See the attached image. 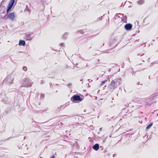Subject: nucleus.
Here are the masks:
<instances>
[{
    "instance_id": "39448f33",
    "label": "nucleus",
    "mask_w": 158,
    "mask_h": 158,
    "mask_svg": "<svg viewBox=\"0 0 158 158\" xmlns=\"http://www.w3.org/2000/svg\"><path fill=\"white\" fill-rule=\"evenodd\" d=\"M153 102V98H149L147 99L146 101V105L147 106H150L152 104Z\"/></svg>"
},
{
    "instance_id": "f257e3e1",
    "label": "nucleus",
    "mask_w": 158,
    "mask_h": 158,
    "mask_svg": "<svg viewBox=\"0 0 158 158\" xmlns=\"http://www.w3.org/2000/svg\"><path fill=\"white\" fill-rule=\"evenodd\" d=\"M80 95L76 94L72 96L70 98L71 101L74 102H81L84 99V97L82 95Z\"/></svg>"
},
{
    "instance_id": "6e6552de",
    "label": "nucleus",
    "mask_w": 158,
    "mask_h": 158,
    "mask_svg": "<svg viewBox=\"0 0 158 158\" xmlns=\"http://www.w3.org/2000/svg\"><path fill=\"white\" fill-rule=\"evenodd\" d=\"M25 44V42L24 40H20L19 43V45H24Z\"/></svg>"
},
{
    "instance_id": "0eeeda50",
    "label": "nucleus",
    "mask_w": 158,
    "mask_h": 158,
    "mask_svg": "<svg viewBox=\"0 0 158 158\" xmlns=\"http://www.w3.org/2000/svg\"><path fill=\"white\" fill-rule=\"evenodd\" d=\"M93 148L95 151H98L99 148V145L98 144H95L93 146Z\"/></svg>"
},
{
    "instance_id": "4468645a",
    "label": "nucleus",
    "mask_w": 158,
    "mask_h": 158,
    "mask_svg": "<svg viewBox=\"0 0 158 158\" xmlns=\"http://www.w3.org/2000/svg\"><path fill=\"white\" fill-rule=\"evenodd\" d=\"M40 158H42V157H40Z\"/></svg>"
},
{
    "instance_id": "9b49d317",
    "label": "nucleus",
    "mask_w": 158,
    "mask_h": 158,
    "mask_svg": "<svg viewBox=\"0 0 158 158\" xmlns=\"http://www.w3.org/2000/svg\"><path fill=\"white\" fill-rule=\"evenodd\" d=\"M107 80H105V81H102L101 84V86H102L104 84L107 82Z\"/></svg>"
},
{
    "instance_id": "f03ea898",
    "label": "nucleus",
    "mask_w": 158,
    "mask_h": 158,
    "mask_svg": "<svg viewBox=\"0 0 158 158\" xmlns=\"http://www.w3.org/2000/svg\"><path fill=\"white\" fill-rule=\"evenodd\" d=\"M120 84V80L118 78H116L113 80L111 84L110 85L113 88H117Z\"/></svg>"
},
{
    "instance_id": "423d86ee",
    "label": "nucleus",
    "mask_w": 158,
    "mask_h": 158,
    "mask_svg": "<svg viewBox=\"0 0 158 158\" xmlns=\"http://www.w3.org/2000/svg\"><path fill=\"white\" fill-rule=\"evenodd\" d=\"M124 27L126 30H130L132 29V26L130 23H128L125 25Z\"/></svg>"
},
{
    "instance_id": "7ed1b4c3",
    "label": "nucleus",
    "mask_w": 158,
    "mask_h": 158,
    "mask_svg": "<svg viewBox=\"0 0 158 158\" xmlns=\"http://www.w3.org/2000/svg\"><path fill=\"white\" fill-rule=\"evenodd\" d=\"M15 0H10L9 2L6 11L7 13H8V12L11 10L14 3H15Z\"/></svg>"
},
{
    "instance_id": "f8f14e48",
    "label": "nucleus",
    "mask_w": 158,
    "mask_h": 158,
    "mask_svg": "<svg viewBox=\"0 0 158 158\" xmlns=\"http://www.w3.org/2000/svg\"><path fill=\"white\" fill-rule=\"evenodd\" d=\"M27 68L25 66L23 67V69L25 71H26L27 70Z\"/></svg>"
},
{
    "instance_id": "20e7f679",
    "label": "nucleus",
    "mask_w": 158,
    "mask_h": 158,
    "mask_svg": "<svg viewBox=\"0 0 158 158\" xmlns=\"http://www.w3.org/2000/svg\"><path fill=\"white\" fill-rule=\"evenodd\" d=\"M5 17L6 18H9V19L11 20H14L15 17V14L14 12H12L8 15H6Z\"/></svg>"
},
{
    "instance_id": "ddd939ff",
    "label": "nucleus",
    "mask_w": 158,
    "mask_h": 158,
    "mask_svg": "<svg viewBox=\"0 0 158 158\" xmlns=\"http://www.w3.org/2000/svg\"><path fill=\"white\" fill-rule=\"evenodd\" d=\"M50 158H55V156L53 154L50 157Z\"/></svg>"
},
{
    "instance_id": "9d476101",
    "label": "nucleus",
    "mask_w": 158,
    "mask_h": 158,
    "mask_svg": "<svg viewBox=\"0 0 158 158\" xmlns=\"http://www.w3.org/2000/svg\"><path fill=\"white\" fill-rule=\"evenodd\" d=\"M144 3V0H139L138 3L140 5H141L143 4Z\"/></svg>"
},
{
    "instance_id": "1a4fd4ad",
    "label": "nucleus",
    "mask_w": 158,
    "mask_h": 158,
    "mask_svg": "<svg viewBox=\"0 0 158 158\" xmlns=\"http://www.w3.org/2000/svg\"><path fill=\"white\" fill-rule=\"evenodd\" d=\"M153 123L152 122H151L146 127V129H148L150 128V127L152 125Z\"/></svg>"
}]
</instances>
